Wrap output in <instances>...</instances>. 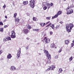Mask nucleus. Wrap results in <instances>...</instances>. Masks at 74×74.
Wrapping results in <instances>:
<instances>
[{"label":"nucleus","mask_w":74,"mask_h":74,"mask_svg":"<svg viewBox=\"0 0 74 74\" xmlns=\"http://www.w3.org/2000/svg\"><path fill=\"white\" fill-rule=\"evenodd\" d=\"M73 26V24L72 23L67 24L66 25V29L67 32L68 33L71 32L72 28L74 27Z\"/></svg>","instance_id":"nucleus-1"},{"label":"nucleus","mask_w":74,"mask_h":74,"mask_svg":"<svg viewBox=\"0 0 74 74\" xmlns=\"http://www.w3.org/2000/svg\"><path fill=\"white\" fill-rule=\"evenodd\" d=\"M66 10L67 11V14H72V13H73V9H71V8L69 7H68L66 8Z\"/></svg>","instance_id":"nucleus-2"},{"label":"nucleus","mask_w":74,"mask_h":74,"mask_svg":"<svg viewBox=\"0 0 74 74\" xmlns=\"http://www.w3.org/2000/svg\"><path fill=\"white\" fill-rule=\"evenodd\" d=\"M29 5L32 8L34 7V0H31L29 1Z\"/></svg>","instance_id":"nucleus-3"},{"label":"nucleus","mask_w":74,"mask_h":74,"mask_svg":"<svg viewBox=\"0 0 74 74\" xmlns=\"http://www.w3.org/2000/svg\"><path fill=\"white\" fill-rule=\"evenodd\" d=\"M11 38H16V35H15V33L14 31H12V34L10 36Z\"/></svg>","instance_id":"nucleus-4"},{"label":"nucleus","mask_w":74,"mask_h":74,"mask_svg":"<svg viewBox=\"0 0 74 74\" xmlns=\"http://www.w3.org/2000/svg\"><path fill=\"white\" fill-rule=\"evenodd\" d=\"M44 41H45V43L46 44L47 43H49L50 42V39L49 38L47 39L46 37H45L43 39Z\"/></svg>","instance_id":"nucleus-5"},{"label":"nucleus","mask_w":74,"mask_h":74,"mask_svg":"<svg viewBox=\"0 0 74 74\" xmlns=\"http://www.w3.org/2000/svg\"><path fill=\"white\" fill-rule=\"evenodd\" d=\"M19 49L20 50H18V52L16 56V58H19V57L20 56V53H21V49L20 48Z\"/></svg>","instance_id":"nucleus-6"},{"label":"nucleus","mask_w":74,"mask_h":74,"mask_svg":"<svg viewBox=\"0 0 74 74\" xmlns=\"http://www.w3.org/2000/svg\"><path fill=\"white\" fill-rule=\"evenodd\" d=\"M10 70L11 71H15L16 70V67L14 66H12L11 67Z\"/></svg>","instance_id":"nucleus-7"},{"label":"nucleus","mask_w":74,"mask_h":74,"mask_svg":"<svg viewBox=\"0 0 74 74\" xmlns=\"http://www.w3.org/2000/svg\"><path fill=\"white\" fill-rule=\"evenodd\" d=\"M23 32L25 34H27L29 30H28L27 29H24L23 30Z\"/></svg>","instance_id":"nucleus-8"},{"label":"nucleus","mask_w":74,"mask_h":74,"mask_svg":"<svg viewBox=\"0 0 74 74\" xmlns=\"http://www.w3.org/2000/svg\"><path fill=\"white\" fill-rule=\"evenodd\" d=\"M47 56L48 58V59H49L50 60L51 59V55L49 54H47Z\"/></svg>","instance_id":"nucleus-9"},{"label":"nucleus","mask_w":74,"mask_h":74,"mask_svg":"<svg viewBox=\"0 0 74 74\" xmlns=\"http://www.w3.org/2000/svg\"><path fill=\"white\" fill-rule=\"evenodd\" d=\"M12 58V56L11 54H9L7 56V59H10Z\"/></svg>","instance_id":"nucleus-10"},{"label":"nucleus","mask_w":74,"mask_h":74,"mask_svg":"<svg viewBox=\"0 0 74 74\" xmlns=\"http://www.w3.org/2000/svg\"><path fill=\"white\" fill-rule=\"evenodd\" d=\"M8 37H6V38H5L3 39V42H6V41H8Z\"/></svg>","instance_id":"nucleus-11"},{"label":"nucleus","mask_w":74,"mask_h":74,"mask_svg":"<svg viewBox=\"0 0 74 74\" xmlns=\"http://www.w3.org/2000/svg\"><path fill=\"white\" fill-rule=\"evenodd\" d=\"M55 68V66L54 65H52L51 66L50 69L51 70H53V69H54Z\"/></svg>","instance_id":"nucleus-12"},{"label":"nucleus","mask_w":74,"mask_h":74,"mask_svg":"<svg viewBox=\"0 0 74 74\" xmlns=\"http://www.w3.org/2000/svg\"><path fill=\"white\" fill-rule=\"evenodd\" d=\"M46 62L47 63H51V60L49 59H47L46 60Z\"/></svg>","instance_id":"nucleus-13"},{"label":"nucleus","mask_w":74,"mask_h":74,"mask_svg":"<svg viewBox=\"0 0 74 74\" xmlns=\"http://www.w3.org/2000/svg\"><path fill=\"white\" fill-rule=\"evenodd\" d=\"M50 27L53 29H55V25L54 24H51L50 25Z\"/></svg>","instance_id":"nucleus-14"},{"label":"nucleus","mask_w":74,"mask_h":74,"mask_svg":"<svg viewBox=\"0 0 74 74\" xmlns=\"http://www.w3.org/2000/svg\"><path fill=\"white\" fill-rule=\"evenodd\" d=\"M15 21L16 22L18 23L19 22V19L18 18H16L15 19Z\"/></svg>","instance_id":"nucleus-15"},{"label":"nucleus","mask_w":74,"mask_h":74,"mask_svg":"<svg viewBox=\"0 0 74 74\" xmlns=\"http://www.w3.org/2000/svg\"><path fill=\"white\" fill-rule=\"evenodd\" d=\"M23 4L24 5H27L28 4V1H24L23 3Z\"/></svg>","instance_id":"nucleus-16"},{"label":"nucleus","mask_w":74,"mask_h":74,"mask_svg":"<svg viewBox=\"0 0 74 74\" xmlns=\"http://www.w3.org/2000/svg\"><path fill=\"white\" fill-rule=\"evenodd\" d=\"M33 20L34 21H38V19H37V18L34 17H33Z\"/></svg>","instance_id":"nucleus-17"},{"label":"nucleus","mask_w":74,"mask_h":74,"mask_svg":"<svg viewBox=\"0 0 74 74\" xmlns=\"http://www.w3.org/2000/svg\"><path fill=\"white\" fill-rule=\"evenodd\" d=\"M65 44L67 45L69 43V40H65Z\"/></svg>","instance_id":"nucleus-18"},{"label":"nucleus","mask_w":74,"mask_h":74,"mask_svg":"<svg viewBox=\"0 0 74 74\" xmlns=\"http://www.w3.org/2000/svg\"><path fill=\"white\" fill-rule=\"evenodd\" d=\"M55 47V45L54 43L52 44L51 45V48H54Z\"/></svg>","instance_id":"nucleus-19"},{"label":"nucleus","mask_w":74,"mask_h":74,"mask_svg":"<svg viewBox=\"0 0 74 74\" xmlns=\"http://www.w3.org/2000/svg\"><path fill=\"white\" fill-rule=\"evenodd\" d=\"M47 7H48V9H49L50 8V4L47 3Z\"/></svg>","instance_id":"nucleus-20"},{"label":"nucleus","mask_w":74,"mask_h":74,"mask_svg":"<svg viewBox=\"0 0 74 74\" xmlns=\"http://www.w3.org/2000/svg\"><path fill=\"white\" fill-rule=\"evenodd\" d=\"M44 53H46L47 55V54H49V53L48 52V51L46 50H45L44 51Z\"/></svg>","instance_id":"nucleus-21"},{"label":"nucleus","mask_w":74,"mask_h":74,"mask_svg":"<svg viewBox=\"0 0 74 74\" xmlns=\"http://www.w3.org/2000/svg\"><path fill=\"white\" fill-rule=\"evenodd\" d=\"M62 71L63 70H62V69L61 68L58 71L60 73H62Z\"/></svg>","instance_id":"nucleus-22"},{"label":"nucleus","mask_w":74,"mask_h":74,"mask_svg":"<svg viewBox=\"0 0 74 74\" xmlns=\"http://www.w3.org/2000/svg\"><path fill=\"white\" fill-rule=\"evenodd\" d=\"M57 14L59 15H60V14H62V12L59 11L57 12Z\"/></svg>","instance_id":"nucleus-23"},{"label":"nucleus","mask_w":74,"mask_h":74,"mask_svg":"<svg viewBox=\"0 0 74 74\" xmlns=\"http://www.w3.org/2000/svg\"><path fill=\"white\" fill-rule=\"evenodd\" d=\"M51 17H46V19L47 20H50V19H51Z\"/></svg>","instance_id":"nucleus-24"},{"label":"nucleus","mask_w":74,"mask_h":74,"mask_svg":"<svg viewBox=\"0 0 74 74\" xmlns=\"http://www.w3.org/2000/svg\"><path fill=\"white\" fill-rule=\"evenodd\" d=\"M73 43L71 44V47H73V46H74V40H73Z\"/></svg>","instance_id":"nucleus-25"},{"label":"nucleus","mask_w":74,"mask_h":74,"mask_svg":"<svg viewBox=\"0 0 74 74\" xmlns=\"http://www.w3.org/2000/svg\"><path fill=\"white\" fill-rule=\"evenodd\" d=\"M74 7V5H73V4L71 5H70V8H73Z\"/></svg>","instance_id":"nucleus-26"},{"label":"nucleus","mask_w":74,"mask_h":74,"mask_svg":"<svg viewBox=\"0 0 74 74\" xmlns=\"http://www.w3.org/2000/svg\"><path fill=\"white\" fill-rule=\"evenodd\" d=\"M73 60V56L71 57L70 58H69V61L70 62H71V60Z\"/></svg>","instance_id":"nucleus-27"},{"label":"nucleus","mask_w":74,"mask_h":74,"mask_svg":"<svg viewBox=\"0 0 74 74\" xmlns=\"http://www.w3.org/2000/svg\"><path fill=\"white\" fill-rule=\"evenodd\" d=\"M47 9V7L46 6H44L43 8V9L44 10H46V9Z\"/></svg>","instance_id":"nucleus-28"},{"label":"nucleus","mask_w":74,"mask_h":74,"mask_svg":"<svg viewBox=\"0 0 74 74\" xmlns=\"http://www.w3.org/2000/svg\"><path fill=\"white\" fill-rule=\"evenodd\" d=\"M3 28H1L0 29V32H3Z\"/></svg>","instance_id":"nucleus-29"},{"label":"nucleus","mask_w":74,"mask_h":74,"mask_svg":"<svg viewBox=\"0 0 74 74\" xmlns=\"http://www.w3.org/2000/svg\"><path fill=\"white\" fill-rule=\"evenodd\" d=\"M27 28L29 29H30L32 28V27H31L30 25H29L27 27Z\"/></svg>","instance_id":"nucleus-30"},{"label":"nucleus","mask_w":74,"mask_h":74,"mask_svg":"<svg viewBox=\"0 0 74 74\" xmlns=\"http://www.w3.org/2000/svg\"><path fill=\"white\" fill-rule=\"evenodd\" d=\"M47 3L46 2H43L42 3V5H46V4H47Z\"/></svg>","instance_id":"nucleus-31"},{"label":"nucleus","mask_w":74,"mask_h":74,"mask_svg":"<svg viewBox=\"0 0 74 74\" xmlns=\"http://www.w3.org/2000/svg\"><path fill=\"white\" fill-rule=\"evenodd\" d=\"M55 28L56 29H56H58L59 28V25H57Z\"/></svg>","instance_id":"nucleus-32"},{"label":"nucleus","mask_w":74,"mask_h":74,"mask_svg":"<svg viewBox=\"0 0 74 74\" xmlns=\"http://www.w3.org/2000/svg\"><path fill=\"white\" fill-rule=\"evenodd\" d=\"M51 24H52V23H50L49 24H48L46 26V27H48L49 26H50V25H51Z\"/></svg>","instance_id":"nucleus-33"},{"label":"nucleus","mask_w":74,"mask_h":74,"mask_svg":"<svg viewBox=\"0 0 74 74\" xmlns=\"http://www.w3.org/2000/svg\"><path fill=\"white\" fill-rule=\"evenodd\" d=\"M52 34H53V32H52V31H50V35H52Z\"/></svg>","instance_id":"nucleus-34"},{"label":"nucleus","mask_w":74,"mask_h":74,"mask_svg":"<svg viewBox=\"0 0 74 74\" xmlns=\"http://www.w3.org/2000/svg\"><path fill=\"white\" fill-rule=\"evenodd\" d=\"M17 15V14L16 13L14 14V17H15V18H16Z\"/></svg>","instance_id":"nucleus-35"},{"label":"nucleus","mask_w":74,"mask_h":74,"mask_svg":"<svg viewBox=\"0 0 74 74\" xmlns=\"http://www.w3.org/2000/svg\"><path fill=\"white\" fill-rule=\"evenodd\" d=\"M55 18H57L58 16V15L57 14H56L55 15Z\"/></svg>","instance_id":"nucleus-36"},{"label":"nucleus","mask_w":74,"mask_h":74,"mask_svg":"<svg viewBox=\"0 0 74 74\" xmlns=\"http://www.w3.org/2000/svg\"><path fill=\"white\" fill-rule=\"evenodd\" d=\"M20 69V68H18L16 69V71H18V70H19Z\"/></svg>","instance_id":"nucleus-37"},{"label":"nucleus","mask_w":74,"mask_h":74,"mask_svg":"<svg viewBox=\"0 0 74 74\" xmlns=\"http://www.w3.org/2000/svg\"><path fill=\"white\" fill-rule=\"evenodd\" d=\"M0 25H2V26L3 25V23H2V22H0Z\"/></svg>","instance_id":"nucleus-38"},{"label":"nucleus","mask_w":74,"mask_h":74,"mask_svg":"<svg viewBox=\"0 0 74 74\" xmlns=\"http://www.w3.org/2000/svg\"><path fill=\"white\" fill-rule=\"evenodd\" d=\"M28 48H29V45L27 47H25V49H26L27 50V49H28Z\"/></svg>","instance_id":"nucleus-39"},{"label":"nucleus","mask_w":74,"mask_h":74,"mask_svg":"<svg viewBox=\"0 0 74 74\" xmlns=\"http://www.w3.org/2000/svg\"><path fill=\"white\" fill-rule=\"evenodd\" d=\"M8 40H11V38L10 37H9L8 38Z\"/></svg>","instance_id":"nucleus-40"},{"label":"nucleus","mask_w":74,"mask_h":74,"mask_svg":"<svg viewBox=\"0 0 74 74\" xmlns=\"http://www.w3.org/2000/svg\"><path fill=\"white\" fill-rule=\"evenodd\" d=\"M62 52V49H60L59 51V53H60V52Z\"/></svg>","instance_id":"nucleus-41"},{"label":"nucleus","mask_w":74,"mask_h":74,"mask_svg":"<svg viewBox=\"0 0 74 74\" xmlns=\"http://www.w3.org/2000/svg\"><path fill=\"white\" fill-rule=\"evenodd\" d=\"M40 26H43V23H40Z\"/></svg>","instance_id":"nucleus-42"},{"label":"nucleus","mask_w":74,"mask_h":74,"mask_svg":"<svg viewBox=\"0 0 74 74\" xmlns=\"http://www.w3.org/2000/svg\"><path fill=\"white\" fill-rule=\"evenodd\" d=\"M8 27V26H7V25H5L4 27V28H6V27Z\"/></svg>","instance_id":"nucleus-43"},{"label":"nucleus","mask_w":74,"mask_h":74,"mask_svg":"<svg viewBox=\"0 0 74 74\" xmlns=\"http://www.w3.org/2000/svg\"><path fill=\"white\" fill-rule=\"evenodd\" d=\"M3 7L4 8H5V7H6V6L4 4V5L3 6Z\"/></svg>","instance_id":"nucleus-44"},{"label":"nucleus","mask_w":74,"mask_h":74,"mask_svg":"<svg viewBox=\"0 0 74 74\" xmlns=\"http://www.w3.org/2000/svg\"><path fill=\"white\" fill-rule=\"evenodd\" d=\"M50 70V68H49L47 69V71H49V70Z\"/></svg>","instance_id":"nucleus-45"},{"label":"nucleus","mask_w":74,"mask_h":74,"mask_svg":"<svg viewBox=\"0 0 74 74\" xmlns=\"http://www.w3.org/2000/svg\"><path fill=\"white\" fill-rule=\"evenodd\" d=\"M54 18H56L55 16H54L53 17H52V18H51V19H54Z\"/></svg>","instance_id":"nucleus-46"},{"label":"nucleus","mask_w":74,"mask_h":74,"mask_svg":"<svg viewBox=\"0 0 74 74\" xmlns=\"http://www.w3.org/2000/svg\"><path fill=\"white\" fill-rule=\"evenodd\" d=\"M58 56H56L55 57V59H58Z\"/></svg>","instance_id":"nucleus-47"},{"label":"nucleus","mask_w":74,"mask_h":74,"mask_svg":"<svg viewBox=\"0 0 74 74\" xmlns=\"http://www.w3.org/2000/svg\"><path fill=\"white\" fill-rule=\"evenodd\" d=\"M50 5L51 6H52V5H53V3H51Z\"/></svg>","instance_id":"nucleus-48"},{"label":"nucleus","mask_w":74,"mask_h":74,"mask_svg":"<svg viewBox=\"0 0 74 74\" xmlns=\"http://www.w3.org/2000/svg\"><path fill=\"white\" fill-rule=\"evenodd\" d=\"M26 39H27V40H29L30 39V38H29L28 37H27L26 38Z\"/></svg>","instance_id":"nucleus-49"},{"label":"nucleus","mask_w":74,"mask_h":74,"mask_svg":"<svg viewBox=\"0 0 74 74\" xmlns=\"http://www.w3.org/2000/svg\"><path fill=\"white\" fill-rule=\"evenodd\" d=\"M47 25V24H45V23H44V24H43V25H42V26H44V25Z\"/></svg>","instance_id":"nucleus-50"},{"label":"nucleus","mask_w":74,"mask_h":74,"mask_svg":"<svg viewBox=\"0 0 74 74\" xmlns=\"http://www.w3.org/2000/svg\"><path fill=\"white\" fill-rule=\"evenodd\" d=\"M2 52H1V50H0V54H1Z\"/></svg>","instance_id":"nucleus-51"},{"label":"nucleus","mask_w":74,"mask_h":74,"mask_svg":"<svg viewBox=\"0 0 74 74\" xmlns=\"http://www.w3.org/2000/svg\"><path fill=\"white\" fill-rule=\"evenodd\" d=\"M39 30V29H37L36 30V32H38V31Z\"/></svg>","instance_id":"nucleus-52"},{"label":"nucleus","mask_w":74,"mask_h":74,"mask_svg":"<svg viewBox=\"0 0 74 74\" xmlns=\"http://www.w3.org/2000/svg\"><path fill=\"white\" fill-rule=\"evenodd\" d=\"M50 22V21H49L47 22V23H46V24H48V23H49Z\"/></svg>","instance_id":"nucleus-53"},{"label":"nucleus","mask_w":74,"mask_h":74,"mask_svg":"<svg viewBox=\"0 0 74 74\" xmlns=\"http://www.w3.org/2000/svg\"><path fill=\"white\" fill-rule=\"evenodd\" d=\"M5 18H7V16H5Z\"/></svg>","instance_id":"nucleus-54"},{"label":"nucleus","mask_w":74,"mask_h":74,"mask_svg":"<svg viewBox=\"0 0 74 74\" xmlns=\"http://www.w3.org/2000/svg\"><path fill=\"white\" fill-rule=\"evenodd\" d=\"M60 23L62 24V23H63V22H62V21H61V22H60Z\"/></svg>","instance_id":"nucleus-55"},{"label":"nucleus","mask_w":74,"mask_h":74,"mask_svg":"<svg viewBox=\"0 0 74 74\" xmlns=\"http://www.w3.org/2000/svg\"><path fill=\"white\" fill-rule=\"evenodd\" d=\"M39 55H41V54L40 53H39Z\"/></svg>","instance_id":"nucleus-56"},{"label":"nucleus","mask_w":74,"mask_h":74,"mask_svg":"<svg viewBox=\"0 0 74 74\" xmlns=\"http://www.w3.org/2000/svg\"><path fill=\"white\" fill-rule=\"evenodd\" d=\"M36 29H35L34 30H35V31H36Z\"/></svg>","instance_id":"nucleus-57"},{"label":"nucleus","mask_w":74,"mask_h":74,"mask_svg":"<svg viewBox=\"0 0 74 74\" xmlns=\"http://www.w3.org/2000/svg\"><path fill=\"white\" fill-rule=\"evenodd\" d=\"M64 0V1H66V0Z\"/></svg>","instance_id":"nucleus-58"},{"label":"nucleus","mask_w":74,"mask_h":74,"mask_svg":"<svg viewBox=\"0 0 74 74\" xmlns=\"http://www.w3.org/2000/svg\"><path fill=\"white\" fill-rule=\"evenodd\" d=\"M45 34L44 35V36H45Z\"/></svg>","instance_id":"nucleus-59"}]
</instances>
